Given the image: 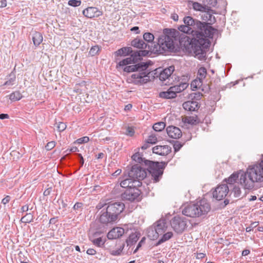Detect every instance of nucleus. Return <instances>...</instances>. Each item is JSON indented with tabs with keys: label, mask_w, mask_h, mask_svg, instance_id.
<instances>
[{
	"label": "nucleus",
	"mask_w": 263,
	"mask_h": 263,
	"mask_svg": "<svg viewBox=\"0 0 263 263\" xmlns=\"http://www.w3.org/2000/svg\"><path fill=\"white\" fill-rule=\"evenodd\" d=\"M166 133L169 137L173 139H179L182 136V132L177 127L169 126L166 129Z\"/></svg>",
	"instance_id": "16"
},
{
	"label": "nucleus",
	"mask_w": 263,
	"mask_h": 263,
	"mask_svg": "<svg viewBox=\"0 0 263 263\" xmlns=\"http://www.w3.org/2000/svg\"><path fill=\"white\" fill-rule=\"evenodd\" d=\"M23 97L22 93L19 91H16L11 93L9 96V99L13 101L21 100Z\"/></svg>",
	"instance_id": "32"
},
{
	"label": "nucleus",
	"mask_w": 263,
	"mask_h": 263,
	"mask_svg": "<svg viewBox=\"0 0 263 263\" xmlns=\"http://www.w3.org/2000/svg\"><path fill=\"white\" fill-rule=\"evenodd\" d=\"M29 207L28 205H25L21 208L22 212H27L28 210Z\"/></svg>",
	"instance_id": "62"
},
{
	"label": "nucleus",
	"mask_w": 263,
	"mask_h": 263,
	"mask_svg": "<svg viewBox=\"0 0 263 263\" xmlns=\"http://www.w3.org/2000/svg\"><path fill=\"white\" fill-rule=\"evenodd\" d=\"M153 226L160 235L166 232L168 227V224L165 219H160L155 223Z\"/></svg>",
	"instance_id": "20"
},
{
	"label": "nucleus",
	"mask_w": 263,
	"mask_h": 263,
	"mask_svg": "<svg viewBox=\"0 0 263 263\" xmlns=\"http://www.w3.org/2000/svg\"><path fill=\"white\" fill-rule=\"evenodd\" d=\"M131 45L134 47L143 49L146 48L149 45L146 44L142 39L136 38L132 41Z\"/></svg>",
	"instance_id": "22"
},
{
	"label": "nucleus",
	"mask_w": 263,
	"mask_h": 263,
	"mask_svg": "<svg viewBox=\"0 0 263 263\" xmlns=\"http://www.w3.org/2000/svg\"><path fill=\"white\" fill-rule=\"evenodd\" d=\"M182 147V145L179 143H176L174 145V148L175 152L178 151Z\"/></svg>",
	"instance_id": "53"
},
{
	"label": "nucleus",
	"mask_w": 263,
	"mask_h": 263,
	"mask_svg": "<svg viewBox=\"0 0 263 263\" xmlns=\"http://www.w3.org/2000/svg\"><path fill=\"white\" fill-rule=\"evenodd\" d=\"M234 193V196L235 197L239 198L240 197L241 194V192L240 188L239 187L238 185H235L233 189V191Z\"/></svg>",
	"instance_id": "40"
},
{
	"label": "nucleus",
	"mask_w": 263,
	"mask_h": 263,
	"mask_svg": "<svg viewBox=\"0 0 263 263\" xmlns=\"http://www.w3.org/2000/svg\"><path fill=\"white\" fill-rule=\"evenodd\" d=\"M184 25L178 27V30L183 33L191 34L190 44L193 48L195 56L200 60L205 59L206 50L210 43L208 38H212L216 30L205 22H201L190 16L183 18Z\"/></svg>",
	"instance_id": "1"
},
{
	"label": "nucleus",
	"mask_w": 263,
	"mask_h": 263,
	"mask_svg": "<svg viewBox=\"0 0 263 263\" xmlns=\"http://www.w3.org/2000/svg\"><path fill=\"white\" fill-rule=\"evenodd\" d=\"M141 185L142 183L141 181L138 180L135 181L133 180V178L129 177L124 179L120 183V185L121 187L127 189L134 187H139L141 186Z\"/></svg>",
	"instance_id": "15"
},
{
	"label": "nucleus",
	"mask_w": 263,
	"mask_h": 263,
	"mask_svg": "<svg viewBox=\"0 0 263 263\" xmlns=\"http://www.w3.org/2000/svg\"><path fill=\"white\" fill-rule=\"evenodd\" d=\"M205 12V13L202 16V19L206 22L205 23L208 25L211 26V25L214 24L216 22V18L215 16L210 13L209 10H207Z\"/></svg>",
	"instance_id": "23"
},
{
	"label": "nucleus",
	"mask_w": 263,
	"mask_h": 263,
	"mask_svg": "<svg viewBox=\"0 0 263 263\" xmlns=\"http://www.w3.org/2000/svg\"><path fill=\"white\" fill-rule=\"evenodd\" d=\"M189 84L187 83H181L171 87L167 91H162L159 93L160 98L164 99H173L176 98L177 93L181 92L187 88Z\"/></svg>",
	"instance_id": "8"
},
{
	"label": "nucleus",
	"mask_w": 263,
	"mask_h": 263,
	"mask_svg": "<svg viewBox=\"0 0 263 263\" xmlns=\"http://www.w3.org/2000/svg\"><path fill=\"white\" fill-rule=\"evenodd\" d=\"M51 192V188H48L45 190L44 192L43 195L45 196H47L50 195V193Z\"/></svg>",
	"instance_id": "57"
},
{
	"label": "nucleus",
	"mask_w": 263,
	"mask_h": 263,
	"mask_svg": "<svg viewBox=\"0 0 263 263\" xmlns=\"http://www.w3.org/2000/svg\"><path fill=\"white\" fill-rule=\"evenodd\" d=\"M140 234L138 233H132L126 240L127 246H130L137 242L140 237Z\"/></svg>",
	"instance_id": "24"
},
{
	"label": "nucleus",
	"mask_w": 263,
	"mask_h": 263,
	"mask_svg": "<svg viewBox=\"0 0 263 263\" xmlns=\"http://www.w3.org/2000/svg\"><path fill=\"white\" fill-rule=\"evenodd\" d=\"M7 6V0H1L0 2V8H4Z\"/></svg>",
	"instance_id": "58"
},
{
	"label": "nucleus",
	"mask_w": 263,
	"mask_h": 263,
	"mask_svg": "<svg viewBox=\"0 0 263 263\" xmlns=\"http://www.w3.org/2000/svg\"><path fill=\"white\" fill-rule=\"evenodd\" d=\"M82 205H83V204L82 203H80V202H77L76 203L74 206H73V209L74 210H78L79 209H81L82 208Z\"/></svg>",
	"instance_id": "54"
},
{
	"label": "nucleus",
	"mask_w": 263,
	"mask_h": 263,
	"mask_svg": "<svg viewBox=\"0 0 263 263\" xmlns=\"http://www.w3.org/2000/svg\"><path fill=\"white\" fill-rule=\"evenodd\" d=\"M162 235H163L162 237L158 240L157 245H160L169 240L172 237L173 235V233L172 232H168L165 234L163 233Z\"/></svg>",
	"instance_id": "31"
},
{
	"label": "nucleus",
	"mask_w": 263,
	"mask_h": 263,
	"mask_svg": "<svg viewBox=\"0 0 263 263\" xmlns=\"http://www.w3.org/2000/svg\"><path fill=\"white\" fill-rule=\"evenodd\" d=\"M189 7L192 8L194 10L201 12H206L207 10H211L209 7L205 4H200L197 2L189 1L188 2Z\"/></svg>",
	"instance_id": "18"
},
{
	"label": "nucleus",
	"mask_w": 263,
	"mask_h": 263,
	"mask_svg": "<svg viewBox=\"0 0 263 263\" xmlns=\"http://www.w3.org/2000/svg\"><path fill=\"white\" fill-rule=\"evenodd\" d=\"M175 70L174 66H171L167 68L164 69L159 74V79L162 81L165 85H170L173 83L172 80L174 76L172 74Z\"/></svg>",
	"instance_id": "12"
},
{
	"label": "nucleus",
	"mask_w": 263,
	"mask_h": 263,
	"mask_svg": "<svg viewBox=\"0 0 263 263\" xmlns=\"http://www.w3.org/2000/svg\"><path fill=\"white\" fill-rule=\"evenodd\" d=\"M68 4L70 6L78 7L81 4V1L78 0H69L68 2Z\"/></svg>",
	"instance_id": "43"
},
{
	"label": "nucleus",
	"mask_w": 263,
	"mask_h": 263,
	"mask_svg": "<svg viewBox=\"0 0 263 263\" xmlns=\"http://www.w3.org/2000/svg\"><path fill=\"white\" fill-rule=\"evenodd\" d=\"M117 248L116 250H112L110 251V254L112 256H119L121 255L122 251L125 247L124 242H121L117 244Z\"/></svg>",
	"instance_id": "27"
},
{
	"label": "nucleus",
	"mask_w": 263,
	"mask_h": 263,
	"mask_svg": "<svg viewBox=\"0 0 263 263\" xmlns=\"http://www.w3.org/2000/svg\"><path fill=\"white\" fill-rule=\"evenodd\" d=\"M170 223L177 233H181L187 227V219L183 217L175 216L171 220Z\"/></svg>",
	"instance_id": "10"
},
{
	"label": "nucleus",
	"mask_w": 263,
	"mask_h": 263,
	"mask_svg": "<svg viewBox=\"0 0 263 263\" xmlns=\"http://www.w3.org/2000/svg\"><path fill=\"white\" fill-rule=\"evenodd\" d=\"M26 254L22 251H20L18 254V258L21 262V263H28L27 260H28L27 257L26 256Z\"/></svg>",
	"instance_id": "37"
},
{
	"label": "nucleus",
	"mask_w": 263,
	"mask_h": 263,
	"mask_svg": "<svg viewBox=\"0 0 263 263\" xmlns=\"http://www.w3.org/2000/svg\"><path fill=\"white\" fill-rule=\"evenodd\" d=\"M206 76V69L203 67H200L198 71L197 78L200 80H203L205 78Z\"/></svg>",
	"instance_id": "34"
},
{
	"label": "nucleus",
	"mask_w": 263,
	"mask_h": 263,
	"mask_svg": "<svg viewBox=\"0 0 263 263\" xmlns=\"http://www.w3.org/2000/svg\"><path fill=\"white\" fill-rule=\"evenodd\" d=\"M33 215L31 213H27L25 216H23L21 219V221L23 223H30L33 220Z\"/></svg>",
	"instance_id": "35"
},
{
	"label": "nucleus",
	"mask_w": 263,
	"mask_h": 263,
	"mask_svg": "<svg viewBox=\"0 0 263 263\" xmlns=\"http://www.w3.org/2000/svg\"><path fill=\"white\" fill-rule=\"evenodd\" d=\"M250 253V251L248 249H245L242 252V256H247L249 255Z\"/></svg>",
	"instance_id": "60"
},
{
	"label": "nucleus",
	"mask_w": 263,
	"mask_h": 263,
	"mask_svg": "<svg viewBox=\"0 0 263 263\" xmlns=\"http://www.w3.org/2000/svg\"><path fill=\"white\" fill-rule=\"evenodd\" d=\"M99 50L100 48L98 46H94L91 48L89 53L91 56H94L98 53Z\"/></svg>",
	"instance_id": "42"
},
{
	"label": "nucleus",
	"mask_w": 263,
	"mask_h": 263,
	"mask_svg": "<svg viewBox=\"0 0 263 263\" xmlns=\"http://www.w3.org/2000/svg\"><path fill=\"white\" fill-rule=\"evenodd\" d=\"M151 143H148V141L146 140L145 143L141 146V148L142 149H146L147 148L149 147Z\"/></svg>",
	"instance_id": "56"
},
{
	"label": "nucleus",
	"mask_w": 263,
	"mask_h": 263,
	"mask_svg": "<svg viewBox=\"0 0 263 263\" xmlns=\"http://www.w3.org/2000/svg\"><path fill=\"white\" fill-rule=\"evenodd\" d=\"M182 106L185 110L190 111H196L199 108L198 103L195 101L185 102L183 103Z\"/></svg>",
	"instance_id": "21"
},
{
	"label": "nucleus",
	"mask_w": 263,
	"mask_h": 263,
	"mask_svg": "<svg viewBox=\"0 0 263 263\" xmlns=\"http://www.w3.org/2000/svg\"><path fill=\"white\" fill-rule=\"evenodd\" d=\"M125 209V204L122 202H109L106 211H101L99 222L106 226L112 224L118 221L121 213Z\"/></svg>",
	"instance_id": "5"
},
{
	"label": "nucleus",
	"mask_w": 263,
	"mask_h": 263,
	"mask_svg": "<svg viewBox=\"0 0 263 263\" xmlns=\"http://www.w3.org/2000/svg\"><path fill=\"white\" fill-rule=\"evenodd\" d=\"M143 39L148 43H152V44L154 40V35L151 33L146 32L143 34Z\"/></svg>",
	"instance_id": "36"
},
{
	"label": "nucleus",
	"mask_w": 263,
	"mask_h": 263,
	"mask_svg": "<svg viewBox=\"0 0 263 263\" xmlns=\"http://www.w3.org/2000/svg\"><path fill=\"white\" fill-rule=\"evenodd\" d=\"M7 81L4 83V86H11L13 85L16 81L15 73L14 72H11L9 76L6 78Z\"/></svg>",
	"instance_id": "28"
},
{
	"label": "nucleus",
	"mask_w": 263,
	"mask_h": 263,
	"mask_svg": "<svg viewBox=\"0 0 263 263\" xmlns=\"http://www.w3.org/2000/svg\"><path fill=\"white\" fill-rule=\"evenodd\" d=\"M172 151V148L168 145H157L153 148V152L155 154L166 156Z\"/></svg>",
	"instance_id": "17"
},
{
	"label": "nucleus",
	"mask_w": 263,
	"mask_h": 263,
	"mask_svg": "<svg viewBox=\"0 0 263 263\" xmlns=\"http://www.w3.org/2000/svg\"><path fill=\"white\" fill-rule=\"evenodd\" d=\"M77 155L80 159L79 162L80 163L81 166H82L84 162V159L81 154H77Z\"/></svg>",
	"instance_id": "55"
},
{
	"label": "nucleus",
	"mask_w": 263,
	"mask_h": 263,
	"mask_svg": "<svg viewBox=\"0 0 263 263\" xmlns=\"http://www.w3.org/2000/svg\"><path fill=\"white\" fill-rule=\"evenodd\" d=\"M58 221L57 218H52L49 220V224H55Z\"/></svg>",
	"instance_id": "63"
},
{
	"label": "nucleus",
	"mask_w": 263,
	"mask_h": 263,
	"mask_svg": "<svg viewBox=\"0 0 263 263\" xmlns=\"http://www.w3.org/2000/svg\"><path fill=\"white\" fill-rule=\"evenodd\" d=\"M109 204V202L106 203L105 201H100L96 206V209L98 210L102 209L101 211H106V207Z\"/></svg>",
	"instance_id": "41"
},
{
	"label": "nucleus",
	"mask_w": 263,
	"mask_h": 263,
	"mask_svg": "<svg viewBox=\"0 0 263 263\" xmlns=\"http://www.w3.org/2000/svg\"><path fill=\"white\" fill-rule=\"evenodd\" d=\"M230 191V187L227 184L218 185L213 192V197L217 200H221L226 197Z\"/></svg>",
	"instance_id": "13"
},
{
	"label": "nucleus",
	"mask_w": 263,
	"mask_h": 263,
	"mask_svg": "<svg viewBox=\"0 0 263 263\" xmlns=\"http://www.w3.org/2000/svg\"><path fill=\"white\" fill-rule=\"evenodd\" d=\"M171 18L175 21H177L178 20V18H179V16L177 14H176V13H174V14H172V15H171Z\"/></svg>",
	"instance_id": "59"
},
{
	"label": "nucleus",
	"mask_w": 263,
	"mask_h": 263,
	"mask_svg": "<svg viewBox=\"0 0 263 263\" xmlns=\"http://www.w3.org/2000/svg\"><path fill=\"white\" fill-rule=\"evenodd\" d=\"M238 177L239 174L238 173H234L232 174L228 179H226L225 180L227 183L230 185L229 186L230 188L232 187V185L236 182Z\"/></svg>",
	"instance_id": "30"
},
{
	"label": "nucleus",
	"mask_w": 263,
	"mask_h": 263,
	"mask_svg": "<svg viewBox=\"0 0 263 263\" xmlns=\"http://www.w3.org/2000/svg\"><path fill=\"white\" fill-rule=\"evenodd\" d=\"M86 253L87 254L92 255H95L96 253V251L93 249L89 248L87 250Z\"/></svg>",
	"instance_id": "52"
},
{
	"label": "nucleus",
	"mask_w": 263,
	"mask_h": 263,
	"mask_svg": "<svg viewBox=\"0 0 263 263\" xmlns=\"http://www.w3.org/2000/svg\"><path fill=\"white\" fill-rule=\"evenodd\" d=\"M178 32L174 29H164L163 34L160 35L157 44L148 45V52L162 54L166 51H172L175 49L174 41Z\"/></svg>",
	"instance_id": "3"
},
{
	"label": "nucleus",
	"mask_w": 263,
	"mask_h": 263,
	"mask_svg": "<svg viewBox=\"0 0 263 263\" xmlns=\"http://www.w3.org/2000/svg\"><path fill=\"white\" fill-rule=\"evenodd\" d=\"M147 236L152 240L157 239L160 235L153 225L147 229Z\"/></svg>",
	"instance_id": "25"
},
{
	"label": "nucleus",
	"mask_w": 263,
	"mask_h": 263,
	"mask_svg": "<svg viewBox=\"0 0 263 263\" xmlns=\"http://www.w3.org/2000/svg\"><path fill=\"white\" fill-rule=\"evenodd\" d=\"M135 133V131H134V129L133 127H128L127 128H126V134L127 135H128L129 136H132L134 135Z\"/></svg>",
	"instance_id": "48"
},
{
	"label": "nucleus",
	"mask_w": 263,
	"mask_h": 263,
	"mask_svg": "<svg viewBox=\"0 0 263 263\" xmlns=\"http://www.w3.org/2000/svg\"><path fill=\"white\" fill-rule=\"evenodd\" d=\"M55 146V142L54 141H50L48 142L45 146L46 150L50 151Z\"/></svg>",
	"instance_id": "47"
},
{
	"label": "nucleus",
	"mask_w": 263,
	"mask_h": 263,
	"mask_svg": "<svg viewBox=\"0 0 263 263\" xmlns=\"http://www.w3.org/2000/svg\"><path fill=\"white\" fill-rule=\"evenodd\" d=\"M57 128L59 132H61L66 129V125L64 122H59L57 126Z\"/></svg>",
	"instance_id": "46"
},
{
	"label": "nucleus",
	"mask_w": 263,
	"mask_h": 263,
	"mask_svg": "<svg viewBox=\"0 0 263 263\" xmlns=\"http://www.w3.org/2000/svg\"><path fill=\"white\" fill-rule=\"evenodd\" d=\"M148 172L147 168H142L139 164L133 165L128 172V177L133 178V180L140 181L143 180L147 176Z\"/></svg>",
	"instance_id": "9"
},
{
	"label": "nucleus",
	"mask_w": 263,
	"mask_h": 263,
	"mask_svg": "<svg viewBox=\"0 0 263 263\" xmlns=\"http://www.w3.org/2000/svg\"><path fill=\"white\" fill-rule=\"evenodd\" d=\"M89 138L87 137H84L81 138H79L77 140V141L79 143H86L88 141Z\"/></svg>",
	"instance_id": "50"
},
{
	"label": "nucleus",
	"mask_w": 263,
	"mask_h": 263,
	"mask_svg": "<svg viewBox=\"0 0 263 263\" xmlns=\"http://www.w3.org/2000/svg\"><path fill=\"white\" fill-rule=\"evenodd\" d=\"M202 81L197 78L191 83V86L195 88H199L202 85Z\"/></svg>",
	"instance_id": "39"
},
{
	"label": "nucleus",
	"mask_w": 263,
	"mask_h": 263,
	"mask_svg": "<svg viewBox=\"0 0 263 263\" xmlns=\"http://www.w3.org/2000/svg\"><path fill=\"white\" fill-rule=\"evenodd\" d=\"M102 12L100 11L98 8L89 7L83 11V14L86 17L92 18L98 17L102 15Z\"/></svg>",
	"instance_id": "14"
},
{
	"label": "nucleus",
	"mask_w": 263,
	"mask_h": 263,
	"mask_svg": "<svg viewBox=\"0 0 263 263\" xmlns=\"http://www.w3.org/2000/svg\"><path fill=\"white\" fill-rule=\"evenodd\" d=\"M132 159L136 162L139 163H144L145 165L148 166L147 170L154 183L159 182L161 179L163 174L164 168L166 165L165 162H153L145 160L144 158H142L139 153H137L133 155Z\"/></svg>",
	"instance_id": "6"
},
{
	"label": "nucleus",
	"mask_w": 263,
	"mask_h": 263,
	"mask_svg": "<svg viewBox=\"0 0 263 263\" xmlns=\"http://www.w3.org/2000/svg\"><path fill=\"white\" fill-rule=\"evenodd\" d=\"M259 222L258 221L253 222L251 223L250 226L246 228V232H251L253 228H256L258 226Z\"/></svg>",
	"instance_id": "45"
},
{
	"label": "nucleus",
	"mask_w": 263,
	"mask_h": 263,
	"mask_svg": "<svg viewBox=\"0 0 263 263\" xmlns=\"http://www.w3.org/2000/svg\"><path fill=\"white\" fill-rule=\"evenodd\" d=\"M92 242L95 245L99 247H101L104 243L101 237L93 239Z\"/></svg>",
	"instance_id": "44"
},
{
	"label": "nucleus",
	"mask_w": 263,
	"mask_h": 263,
	"mask_svg": "<svg viewBox=\"0 0 263 263\" xmlns=\"http://www.w3.org/2000/svg\"><path fill=\"white\" fill-rule=\"evenodd\" d=\"M124 233V229L120 227H116L111 229L107 234V238L109 239H117L122 236Z\"/></svg>",
	"instance_id": "19"
},
{
	"label": "nucleus",
	"mask_w": 263,
	"mask_h": 263,
	"mask_svg": "<svg viewBox=\"0 0 263 263\" xmlns=\"http://www.w3.org/2000/svg\"><path fill=\"white\" fill-rule=\"evenodd\" d=\"M145 237H143L141 239V240L138 243L136 249L134 251V253H135L139 250V249L142 246V244L145 242Z\"/></svg>",
	"instance_id": "49"
},
{
	"label": "nucleus",
	"mask_w": 263,
	"mask_h": 263,
	"mask_svg": "<svg viewBox=\"0 0 263 263\" xmlns=\"http://www.w3.org/2000/svg\"><path fill=\"white\" fill-rule=\"evenodd\" d=\"M43 40L42 33L39 32L35 31L32 34V40L33 44L35 46H38L42 42Z\"/></svg>",
	"instance_id": "26"
},
{
	"label": "nucleus",
	"mask_w": 263,
	"mask_h": 263,
	"mask_svg": "<svg viewBox=\"0 0 263 263\" xmlns=\"http://www.w3.org/2000/svg\"><path fill=\"white\" fill-rule=\"evenodd\" d=\"M146 140L148 141V143H151V144H154L157 142L158 139L155 134H152L148 137Z\"/></svg>",
	"instance_id": "38"
},
{
	"label": "nucleus",
	"mask_w": 263,
	"mask_h": 263,
	"mask_svg": "<svg viewBox=\"0 0 263 263\" xmlns=\"http://www.w3.org/2000/svg\"><path fill=\"white\" fill-rule=\"evenodd\" d=\"M9 118V115L6 114H0V119H5Z\"/></svg>",
	"instance_id": "61"
},
{
	"label": "nucleus",
	"mask_w": 263,
	"mask_h": 263,
	"mask_svg": "<svg viewBox=\"0 0 263 263\" xmlns=\"http://www.w3.org/2000/svg\"><path fill=\"white\" fill-rule=\"evenodd\" d=\"M149 54L147 50L133 51L132 47H125L121 48L115 52L116 57L126 56L130 54V57L120 61L117 67L125 66L123 70L126 72H134L130 77L127 79L128 83L135 85H141L146 83L150 80L151 72L148 70V64L147 63L141 62L138 64L127 66L136 63L140 60L142 57L147 56Z\"/></svg>",
	"instance_id": "2"
},
{
	"label": "nucleus",
	"mask_w": 263,
	"mask_h": 263,
	"mask_svg": "<svg viewBox=\"0 0 263 263\" xmlns=\"http://www.w3.org/2000/svg\"><path fill=\"white\" fill-rule=\"evenodd\" d=\"M141 194L140 191L138 187H130L127 189L121 195L123 200L129 201H139V196Z\"/></svg>",
	"instance_id": "11"
},
{
	"label": "nucleus",
	"mask_w": 263,
	"mask_h": 263,
	"mask_svg": "<svg viewBox=\"0 0 263 263\" xmlns=\"http://www.w3.org/2000/svg\"><path fill=\"white\" fill-rule=\"evenodd\" d=\"M130 30L132 31H136V33H139V27H137V26L134 27Z\"/></svg>",
	"instance_id": "64"
},
{
	"label": "nucleus",
	"mask_w": 263,
	"mask_h": 263,
	"mask_svg": "<svg viewBox=\"0 0 263 263\" xmlns=\"http://www.w3.org/2000/svg\"><path fill=\"white\" fill-rule=\"evenodd\" d=\"M182 208V214L191 217H199L206 214L211 209L210 205L205 199H202L196 204H187Z\"/></svg>",
	"instance_id": "7"
},
{
	"label": "nucleus",
	"mask_w": 263,
	"mask_h": 263,
	"mask_svg": "<svg viewBox=\"0 0 263 263\" xmlns=\"http://www.w3.org/2000/svg\"><path fill=\"white\" fill-rule=\"evenodd\" d=\"M10 199H11L10 196L7 195L3 199V200L2 201V203L3 204L5 205L6 204H7V203H8L9 202Z\"/></svg>",
	"instance_id": "51"
},
{
	"label": "nucleus",
	"mask_w": 263,
	"mask_h": 263,
	"mask_svg": "<svg viewBox=\"0 0 263 263\" xmlns=\"http://www.w3.org/2000/svg\"><path fill=\"white\" fill-rule=\"evenodd\" d=\"M165 127V123L163 122H159L154 124L153 128L156 132H161Z\"/></svg>",
	"instance_id": "33"
},
{
	"label": "nucleus",
	"mask_w": 263,
	"mask_h": 263,
	"mask_svg": "<svg viewBox=\"0 0 263 263\" xmlns=\"http://www.w3.org/2000/svg\"><path fill=\"white\" fill-rule=\"evenodd\" d=\"M183 121L184 122V123H188L189 124L197 125L200 122V120L199 119L197 116H190L186 117L184 119Z\"/></svg>",
	"instance_id": "29"
},
{
	"label": "nucleus",
	"mask_w": 263,
	"mask_h": 263,
	"mask_svg": "<svg viewBox=\"0 0 263 263\" xmlns=\"http://www.w3.org/2000/svg\"><path fill=\"white\" fill-rule=\"evenodd\" d=\"M240 183L248 190L252 189L255 183L263 184V159L248 166L246 172L240 176Z\"/></svg>",
	"instance_id": "4"
}]
</instances>
